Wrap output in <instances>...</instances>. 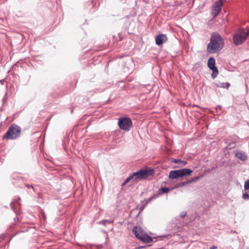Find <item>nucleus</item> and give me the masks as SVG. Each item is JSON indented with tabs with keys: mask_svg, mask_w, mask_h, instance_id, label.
<instances>
[{
	"mask_svg": "<svg viewBox=\"0 0 249 249\" xmlns=\"http://www.w3.org/2000/svg\"><path fill=\"white\" fill-rule=\"evenodd\" d=\"M224 40L217 33L212 34L210 42L207 45V51L210 53H214L221 50L224 46Z\"/></svg>",
	"mask_w": 249,
	"mask_h": 249,
	"instance_id": "nucleus-1",
	"label": "nucleus"
},
{
	"mask_svg": "<svg viewBox=\"0 0 249 249\" xmlns=\"http://www.w3.org/2000/svg\"><path fill=\"white\" fill-rule=\"evenodd\" d=\"M20 127L16 124H12L3 136V139L14 140L20 136Z\"/></svg>",
	"mask_w": 249,
	"mask_h": 249,
	"instance_id": "nucleus-2",
	"label": "nucleus"
},
{
	"mask_svg": "<svg viewBox=\"0 0 249 249\" xmlns=\"http://www.w3.org/2000/svg\"><path fill=\"white\" fill-rule=\"evenodd\" d=\"M132 232L137 238L145 243H149L153 241L152 238L139 227H134Z\"/></svg>",
	"mask_w": 249,
	"mask_h": 249,
	"instance_id": "nucleus-3",
	"label": "nucleus"
},
{
	"mask_svg": "<svg viewBox=\"0 0 249 249\" xmlns=\"http://www.w3.org/2000/svg\"><path fill=\"white\" fill-rule=\"evenodd\" d=\"M249 35V30L244 29H239L233 36L234 43L237 46L241 44L246 40Z\"/></svg>",
	"mask_w": 249,
	"mask_h": 249,
	"instance_id": "nucleus-4",
	"label": "nucleus"
},
{
	"mask_svg": "<svg viewBox=\"0 0 249 249\" xmlns=\"http://www.w3.org/2000/svg\"><path fill=\"white\" fill-rule=\"evenodd\" d=\"M154 174V170L150 168L146 169H141L137 172L132 173L134 178V181L138 182L139 180H142L147 178L149 176Z\"/></svg>",
	"mask_w": 249,
	"mask_h": 249,
	"instance_id": "nucleus-5",
	"label": "nucleus"
},
{
	"mask_svg": "<svg viewBox=\"0 0 249 249\" xmlns=\"http://www.w3.org/2000/svg\"><path fill=\"white\" fill-rule=\"evenodd\" d=\"M192 173V170L187 168L173 170L170 171L169 178L172 179H176L178 177L190 176Z\"/></svg>",
	"mask_w": 249,
	"mask_h": 249,
	"instance_id": "nucleus-6",
	"label": "nucleus"
},
{
	"mask_svg": "<svg viewBox=\"0 0 249 249\" xmlns=\"http://www.w3.org/2000/svg\"><path fill=\"white\" fill-rule=\"evenodd\" d=\"M118 125L119 127L124 131H128L132 127L131 120L128 117H123L119 119Z\"/></svg>",
	"mask_w": 249,
	"mask_h": 249,
	"instance_id": "nucleus-7",
	"label": "nucleus"
},
{
	"mask_svg": "<svg viewBox=\"0 0 249 249\" xmlns=\"http://www.w3.org/2000/svg\"><path fill=\"white\" fill-rule=\"evenodd\" d=\"M222 5V0H219L215 2L212 11V15L214 17H216L221 11Z\"/></svg>",
	"mask_w": 249,
	"mask_h": 249,
	"instance_id": "nucleus-8",
	"label": "nucleus"
},
{
	"mask_svg": "<svg viewBox=\"0 0 249 249\" xmlns=\"http://www.w3.org/2000/svg\"><path fill=\"white\" fill-rule=\"evenodd\" d=\"M167 37L164 34H160L157 36L156 37V43L157 45H161L167 40Z\"/></svg>",
	"mask_w": 249,
	"mask_h": 249,
	"instance_id": "nucleus-9",
	"label": "nucleus"
},
{
	"mask_svg": "<svg viewBox=\"0 0 249 249\" xmlns=\"http://www.w3.org/2000/svg\"><path fill=\"white\" fill-rule=\"evenodd\" d=\"M235 156L238 159L241 160L242 161H245L247 159V156L246 154L243 152H237L235 153Z\"/></svg>",
	"mask_w": 249,
	"mask_h": 249,
	"instance_id": "nucleus-10",
	"label": "nucleus"
},
{
	"mask_svg": "<svg viewBox=\"0 0 249 249\" xmlns=\"http://www.w3.org/2000/svg\"><path fill=\"white\" fill-rule=\"evenodd\" d=\"M215 59L213 57H210L208 62V66L210 69L212 70L215 68H216V67L215 66Z\"/></svg>",
	"mask_w": 249,
	"mask_h": 249,
	"instance_id": "nucleus-11",
	"label": "nucleus"
},
{
	"mask_svg": "<svg viewBox=\"0 0 249 249\" xmlns=\"http://www.w3.org/2000/svg\"><path fill=\"white\" fill-rule=\"evenodd\" d=\"M172 161L175 163L179 164L180 167L183 166L187 163L186 161L181 160L180 159H174Z\"/></svg>",
	"mask_w": 249,
	"mask_h": 249,
	"instance_id": "nucleus-12",
	"label": "nucleus"
},
{
	"mask_svg": "<svg viewBox=\"0 0 249 249\" xmlns=\"http://www.w3.org/2000/svg\"><path fill=\"white\" fill-rule=\"evenodd\" d=\"M215 85L217 87H221L226 89H228L230 86V84L228 82L220 83L219 84H216Z\"/></svg>",
	"mask_w": 249,
	"mask_h": 249,
	"instance_id": "nucleus-13",
	"label": "nucleus"
},
{
	"mask_svg": "<svg viewBox=\"0 0 249 249\" xmlns=\"http://www.w3.org/2000/svg\"><path fill=\"white\" fill-rule=\"evenodd\" d=\"M170 191V189L167 187H162L159 190V194L161 195L164 193H167Z\"/></svg>",
	"mask_w": 249,
	"mask_h": 249,
	"instance_id": "nucleus-14",
	"label": "nucleus"
},
{
	"mask_svg": "<svg viewBox=\"0 0 249 249\" xmlns=\"http://www.w3.org/2000/svg\"><path fill=\"white\" fill-rule=\"evenodd\" d=\"M201 67V64L200 62H196L194 65L193 68V71H196L200 69Z\"/></svg>",
	"mask_w": 249,
	"mask_h": 249,
	"instance_id": "nucleus-15",
	"label": "nucleus"
},
{
	"mask_svg": "<svg viewBox=\"0 0 249 249\" xmlns=\"http://www.w3.org/2000/svg\"><path fill=\"white\" fill-rule=\"evenodd\" d=\"M213 71V73L212 74V77L213 79H214L217 76L218 74V71L217 68H215L212 70Z\"/></svg>",
	"mask_w": 249,
	"mask_h": 249,
	"instance_id": "nucleus-16",
	"label": "nucleus"
},
{
	"mask_svg": "<svg viewBox=\"0 0 249 249\" xmlns=\"http://www.w3.org/2000/svg\"><path fill=\"white\" fill-rule=\"evenodd\" d=\"M131 179H133L134 180V178L132 174L129 175L128 177L124 181V183H127L128 181H129Z\"/></svg>",
	"mask_w": 249,
	"mask_h": 249,
	"instance_id": "nucleus-17",
	"label": "nucleus"
},
{
	"mask_svg": "<svg viewBox=\"0 0 249 249\" xmlns=\"http://www.w3.org/2000/svg\"><path fill=\"white\" fill-rule=\"evenodd\" d=\"M249 189V179L247 180L244 184V189L247 190Z\"/></svg>",
	"mask_w": 249,
	"mask_h": 249,
	"instance_id": "nucleus-18",
	"label": "nucleus"
},
{
	"mask_svg": "<svg viewBox=\"0 0 249 249\" xmlns=\"http://www.w3.org/2000/svg\"><path fill=\"white\" fill-rule=\"evenodd\" d=\"M243 198L246 200L249 199V195L247 193H244L243 195Z\"/></svg>",
	"mask_w": 249,
	"mask_h": 249,
	"instance_id": "nucleus-19",
	"label": "nucleus"
},
{
	"mask_svg": "<svg viewBox=\"0 0 249 249\" xmlns=\"http://www.w3.org/2000/svg\"><path fill=\"white\" fill-rule=\"evenodd\" d=\"M199 177H196L192 179L188 180L189 184L199 179Z\"/></svg>",
	"mask_w": 249,
	"mask_h": 249,
	"instance_id": "nucleus-20",
	"label": "nucleus"
},
{
	"mask_svg": "<svg viewBox=\"0 0 249 249\" xmlns=\"http://www.w3.org/2000/svg\"><path fill=\"white\" fill-rule=\"evenodd\" d=\"M189 184L188 180L187 181L183 182H182L181 184L180 185V186H184L187 184Z\"/></svg>",
	"mask_w": 249,
	"mask_h": 249,
	"instance_id": "nucleus-21",
	"label": "nucleus"
},
{
	"mask_svg": "<svg viewBox=\"0 0 249 249\" xmlns=\"http://www.w3.org/2000/svg\"><path fill=\"white\" fill-rule=\"evenodd\" d=\"M155 197V196H152L148 198V199L146 201V204L148 203L150 201H151Z\"/></svg>",
	"mask_w": 249,
	"mask_h": 249,
	"instance_id": "nucleus-22",
	"label": "nucleus"
},
{
	"mask_svg": "<svg viewBox=\"0 0 249 249\" xmlns=\"http://www.w3.org/2000/svg\"><path fill=\"white\" fill-rule=\"evenodd\" d=\"M186 212H182L180 214V217L181 218H184L186 216Z\"/></svg>",
	"mask_w": 249,
	"mask_h": 249,
	"instance_id": "nucleus-23",
	"label": "nucleus"
},
{
	"mask_svg": "<svg viewBox=\"0 0 249 249\" xmlns=\"http://www.w3.org/2000/svg\"><path fill=\"white\" fill-rule=\"evenodd\" d=\"M107 221H106V220H102L101 221L99 222V223L100 224H102L104 225H106V224L107 223Z\"/></svg>",
	"mask_w": 249,
	"mask_h": 249,
	"instance_id": "nucleus-24",
	"label": "nucleus"
},
{
	"mask_svg": "<svg viewBox=\"0 0 249 249\" xmlns=\"http://www.w3.org/2000/svg\"><path fill=\"white\" fill-rule=\"evenodd\" d=\"M106 221H107V223H109V224H111L113 222L112 221H110V220H106Z\"/></svg>",
	"mask_w": 249,
	"mask_h": 249,
	"instance_id": "nucleus-25",
	"label": "nucleus"
},
{
	"mask_svg": "<svg viewBox=\"0 0 249 249\" xmlns=\"http://www.w3.org/2000/svg\"><path fill=\"white\" fill-rule=\"evenodd\" d=\"M217 249V247L214 246H213L210 248V249Z\"/></svg>",
	"mask_w": 249,
	"mask_h": 249,
	"instance_id": "nucleus-26",
	"label": "nucleus"
},
{
	"mask_svg": "<svg viewBox=\"0 0 249 249\" xmlns=\"http://www.w3.org/2000/svg\"><path fill=\"white\" fill-rule=\"evenodd\" d=\"M26 186H27V187H28V188H30V187L33 188V186H31V185L30 186V185H28V184L26 185Z\"/></svg>",
	"mask_w": 249,
	"mask_h": 249,
	"instance_id": "nucleus-27",
	"label": "nucleus"
},
{
	"mask_svg": "<svg viewBox=\"0 0 249 249\" xmlns=\"http://www.w3.org/2000/svg\"><path fill=\"white\" fill-rule=\"evenodd\" d=\"M126 183H124V181L122 183V186H124V185H125Z\"/></svg>",
	"mask_w": 249,
	"mask_h": 249,
	"instance_id": "nucleus-28",
	"label": "nucleus"
},
{
	"mask_svg": "<svg viewBox=\"0 0 249 249\" xmlns=\"http://www.w3.org/2000/svg\"><path fill=\"white\" fill-rule=\"evenodd\" d=\"M219 107H220V106H217V107H216V109L219 108Z\"/></svg>",
	"mask_w": 249,
	"mask_h": 249,
	"instance_id": "nucleus-29",
	"label": "nucleus"
}]
</instances>
